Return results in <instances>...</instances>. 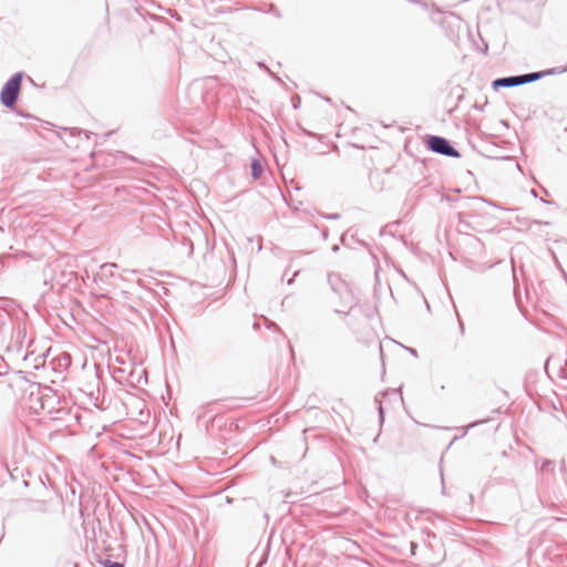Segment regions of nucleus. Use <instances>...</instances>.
<instances>
[{"mask_svg": "<svg viewBox=\"0 0 567 567\" xmlns=\"http://www.w3.org/2000/svg\"><path fill=\"white\" fill-rule=\"evenodd\" d=\"M556 69H547L538 72H530L520 75H511L498 78L492 82V86L494 90L503 89V87H515L523 84H528L535 81H538L547 75L556 74Z\"/></svg>", "mask_w": 567, "mask_h": 567, "instance_id": "obj_1", "label": "nucleus"}, {"mask_svg": "<svg viewBox=\"0 0 567 567\" xmlns=\"http://www.w3.org/2000/svg\"><path fill=\"white\" fill-rule=\"evenodd\" d=\"M22 79L23 73L17 72L3 84L0 92V102L3 106L11 109L17 103L21 91Z\"/></svg>", "mask_w": 567, "mask_h": 567, "instance_id": "obj_2", "label": "nucleus"}, {"mask_svg": "<svg viewBox=\"0 0 567 567\" xmlns=\"http://www.w3.org/2000/svg\"><path fill=\"white\" fill-rule=\"evenodd\" d=\"M328 282L331 290L339 297L341 305L348 306L354 303V296L349 285L337 274L328 276Z\"/></svg>", "mask_w": 567, "mask_h": 567, "instance_id": "obj_3", "label": "nucleus"}, {"mask_svg": "<svg viewBox=\"0 0 567 567\" xmlns=\"http://www.w3.org/2000/svg\"><path fill=\"white\" fill-rule=\"evenodd\" d=\"M427 147L435 154H440L443 156L458 158L461 157L460 152L451 144V142L442 136L430 135L427 137Z\"/></svg>", "mask_w": 567, "mask_h": 567, "instance_id": "obj_4", "label": "nucleus"}, {"mask_svg": "<svg viewBox=\"0 0 567 567\" xmlns=\"http://www.w3.org/2000/svg\"><path fill=\"white\" fill-rule=\"evenodd\" d=\"M388 398H393L395 400H400L401 402L403 401L401 391L396 390V389H389V390L380 393L379 395H377L375 402L379 403L378 412H379V419H380L381 423H383V421H384L383 403H384L385 399H388Z\"/></svg>", "mask_w": 567, "mask_h": 567, "instance_id": "obj_5", "label": "nucleus"}, {"mask_svg": "<svg viewBox=\"0 0 567 567\" xmlns=\"http://www.w3.org/2000/svg\"><path fill=\"white\" fill-rule=\"evenodd\" d=\"M250 167H251V176H252V178L257 179V178H259L262 175L264 168H262V165L260 164V162L258 159H252L251 164H250Z\"/></svg>", "mask_w": 567, "mask_h": 567, "instance_id": "obj_6", "label": "nucleus"}, {"mask_svg": "<svg viewBox=\"0 0 567 567\" xmlns=\"http://www.w3.org/2000/svg\"><path fill=\"white\" fill-rule=\"evenodd\" d=\"M113 268H116V264L106 262L101 266L103 275L111 277L113 276Z\"/></svg>", "mask_w": 567, "mask_h": 567, "instance_id": "obj_7", "label": "nucleus"}, {"mask_svg": "<svg viewBox=\"0 0 567 567\" xmlns=\"http://www.w3.org/2000/svg\"><path fill=\"white\" fill-rule=\"evenodd\" d=\"M102 564L104 567H123V565L121 563L113 561L110 559H105Z\"/></svg>", "mask_w": 567, "mask_h": 567, "instance_id": "obj_8", "label": "nucleus"}, {"mask_svg": "<svg viewBox=\"0 0 567 567\" xmlns=\"http://www.w3.org/2000/svg\"><path fill=\"white\" fill-rule=\"evenodd\" d=\"M270 12H272V14H274L276 18H280V17H281L280 11H279V10H277V9L275 8V6H274V4H271V6H270Z\"/></svg>", "mask_w": 567, "mask_h": 567, "instance_id": "obj_9", "label": "nucleus"}, {"mask_svg": "<svg viewBox=\"0 0 567 567\" xmlns=\"http://www.w3.org/2000/svg\"><path fill=\"white\" fill-rule=\"evenodd\" d=\"M484 422H485L484 420H483V421L473 422V423H471V424H468V425L466 426V430H468V429H473V427H475V426H477L478 424H482V423H484ZM466 432H467V431H465V432H464V434H465Z\"/></svg>", "mask_w": 567, "mask_h": 567, "instance_id": "obj_10", "label": "nucleus"}, {"mask_svg": "<svg viewBox=\"0 0 567 567\" xmlns=\"http://www.w3.org/2000/svg\"><path fill=\"white\" fill-rule=\"evenodd\" d=\"M324 218L327 219H337L340 217L339 214H327V215H323Z\"/></svg>", "mask_w": 567, "mask_h": 567, "instance_id": "obj_11", "label": "nucleus"}, {"mask_svg": "<svg viewBox=\"0 0 567 567\" xmlns=\"http://www.w3.org/2000/svg\"><path fill=\"white\" fill-rule=\"evenodd\" d=\"M416 546H417V545H416L415 543H413V542H411V543H410L411 554H412V555H415Z\"/></svg>", "mask_w": 567, "mask_h": 567, "instance_id": "obj_12", "label": "nucleus"}, {"mask_svg": "<svg viewBox=\"0 0 567 567\" xmlns=\"http://www.w3.org/2000/svg\"><path fill=\"white\" fill-rule=\"evenodd\" d=\"M408 350H409V352H410L412 355L416 357V350H415V349H413V348H408Z\"/></svg>", "mask_w": 567, "mask_h": 567, "instance_id": "obj_13", "label": "nucleus"}, {"mask_svg": "<svg viewBox=\"0 0 567 567\" xmlns=\"http://www.w3.org/2000/svg\"><path fill=\"white\" fill-rule=\"evenodd\" d=\"M334 311H336L337 313H343V312H344V310H343V309H336Z\"/></svg>", "mask_w": 567, "mask_h": 567, "instance_id": "obj_14", "label": "nucleus"}, {"mask_svg": "<svg viewBox=\"0 0 567 567\" xmlns=\"http://www.w3.org/2000/svg\"><path fill=\"white\" fill-rule=\"evenodd\" d=\"M460 327H461V331L463 332L464 331V327H463L462 322H460Z\"/></svg>", "mask_w": 567, "mask_h": 567, "instance_id": "obj_15", "label": "nucleus"}]
</instances>
